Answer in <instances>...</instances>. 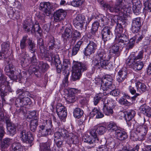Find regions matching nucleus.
Returning <instances> with one entry per match:
<instances>
[{"label":"nucleus","mask_w":151,"mask_h":151,"mask_svg":"<svg viewBox=\"0 0 151 151\" xmlns=\"http://www.w3.org/2000/svg\"><path fill=\"white\" fill-rule=\"evenodd\" d=\"M139 120L140 123L143 125L137 126L134 131L131 132L130 139L133 141L144 140L148 130L150 122L148 121H146L144 117L140 116Z\"/></svg>","instance_id":"1"},{"label":"nucleus","mask_w":151,"mask_h":151,"mask_svg":"<svg viewBox=\"0 0 151 151\" xmlns=\"http://www.w3.org/2000/svg\"><path fill=\"white\" fill-rule=\"evenodd\" d=\"M111 58L109 54L102 48L99 49L93 60V64L95 68L100 69L107 66Z\"/></svg>","instance_id":"2"},{"label":"nucleus","mask_w":151,"mask_h":151,"mask_svg":"<svg viewBox=\"0 0 151 151\" xmlns=\"http://www.w3.org/2000/svg\"><path fill=\"white\" fill-rule=\"evenodd\" d=\"M88 63L87 62L82 63L78 62L73 63L72 66V79L75 81L79 79L81 76V72L87 70Z\"/></svg>","instance_id":"3"},{"label":"nucleus","mask_w":151,"mask_h":151,"mask_svg":"<svg viewBox=\"0 0 151 151\" xmlns=\"http://www.w3.org/2000/svg\"><path fill=\"white\" fill-rule=\"evenodd\" d=\"M112 81L113 78L111 76L109 75H105L101 80V89L106 91L109 89L111 90L115 88V86L112 84Z\"/></svg>","instance_id":"4"},{"label":"nucleus","mask_w":151,"mask_h":151,"mask_svg":"<svg viewBox=\"0 0 151 151\" xmlns=\"http://www.w3.org/2000/svg\"><path fill=\"white\" fill-rule=\"evenodd\" d=\"M52 126V121L50 119L46 120L44 124L40 125L39 131L42 136H46L51 134Z\"/></svg>","instance_id":"5"},{"label":"nucleus","mask_w":151,"mask_h":151,"mask_svg":"<svg viewBox=\"0 0 151 151\" xmlns=\"http://www.w3.org/2000/svg\"><path fill=\"white\" fill-rule=\"evenodd\" d=\"M136 60L128 58L126 61L127 65L134 70H139L143 68L144 64L142 61L136 62Z\"/></svg>","instance_id":"6"},{"label":"nucleus","mask_w":151,"mask_h":151,"mask_svg":"<svg viewBox=\"0 0 151 151\" xmlns=\"http://www.w3.org/2000/svg\"><path fill=\"white\" fill-rule=\"evenodd\" d=\"M107 103L104 102L103 104V111L105 115L109 116L112 115L113 112V109L114 108L115 104L114 101H109Z\"/></svg>","instance_id":"7"},{"label":"nucleus","mask_w":151,"mask_h":151,"mask_svg":"<svg viewBox=\"0 0 151 151\" xmlns=\"http://www.w3.org/2000/svg\"><path fill=\"white\" fill-rule=\"evenodd\" d=\"M19 136L21 140L25 142L28 141L31 142L33 140V137L32 134L26 132L25 130L22 128L19 130Z\"/></svg>","instance_id":"8"},{"label":"nucleus","mask_w":151,"mask_h":151,"mask_svg":"<svg viewBox=\"0 0 151 151\" xmlns=\"http://www.w3.org/2000/svg\"><path fill=\"white\" fill-rule=\"evenodd\" d=\"M97 48L96 43L92 41H90L86 47L85 48L84 55L86 56H90L94 54Z\"/></svg>","instance_id":"9"},{"label":"nucleus","mask_w":151,"mask_h":151,"mask_svg":"<svg viewBox=\"0 0 151 151\" xmlns=\"http://www.w3.org/2000/svg\"><path fill=\"white\" fill-rule=\"evenodd\" d=\"M4 70L6 75L9 76L11 80H15L17 79V76L15 75L14 74L15 70V67L11 63L6 65Z\"/></svg>","instance_id":"10"},{"label":"nucleus","mask_w":151,"mask_h":151,"mask_svg":"<svg viewBox=\"0 0 151 151\" xmlns=\"http://www.w3.org/2000/svg\"><path fill=\"white\" fill-rule=\"evenodd\" d=\"M31 104L30 99L28 97L22 96L17 98L15 102V104L17 107H24V106Z\"/></svg>","instance_id":"11"},{"label":"nucleus","mask_w":151,"mask_h":151,"mask_svg":"<svg viewBox=\"0 0 151 151\" xmlns=\"http://www.w3.org/2000/svg\"><path fill=\"white\" fill-rule=\"evenodd\" d=\"M135 86L137 93H136L135 96L131 97V99L132 101H135L138 96H139L142 93L147 90V87L146 85L138 81L136 83Z\"/></svg>","instance_id":"12"},{"label":"nucleus","mask_w":151,"mask_h":151,"mask_svg":"<svg viewBox=\"0 0 151 151\" xmlns=\"http://www.w3.org/2000/svg\"><path fill=\"white\" fill-rule=\"evenodd\" d=\"M67 15L66 12L63 9H60L54 12L53 15V21L59 22L63 20Z\"/></svg>","instance_id":"13"},{"label":"nucleus","mask_w":151,"mask_h":151,"mask_svg":"<svg viewBox=\"0 0 151 151\" xmlns=\"http://www.w3.org/2000/svg\"><path fill=\"white\" fill-rule=\"evenodd\" d=\"M85 19V16L82 14L77 15L75 18L73 20V24L77 29H81L83 27Z\"/></svg>","instance_id":"14"},{"label":"nucleus","mask_w":151,"mask_h":151,"mask_svg":"<svg viewBox=\"0 0 151 151\" xmlns=\"http://www.w3.org/2000/svg\"><path fill=\"white\" fill-rule=\"evenodd\" d=\"M56 109L57 114L60 119L63 120L66 117L67 110L64 106L59 104L57 105Z\"/></svg>","instance_id":"15"},{"label":"nucleus","mask_w":151,"mask_h":151,"mask_svg":"<svg viewBox=\"0 0 151 151\" xmlns=\"http://www.w3.org/2000/svg\"><path fill=\"white\" fill-rule=\"evenodd\" d=\"M129 40L127 36L124 34L117 35L115 38V42L120 47H124Z\"/></svg>","instance_id":"16"},{"label":"nucleus","mask_w":151,"mask_h":151,"mask_svg":"<svg viewBox=\"0 0 151 151\" xmlns=\"http://www.w3.org/2000/svg\"><path fill=\"white\" fill-rule=\"evenodd\" d=\"M101 33L102 39L104 42L110 40L112 35L109 27L107 26L103 28Z\"/></svg>","instance_id":"17"},{"label":"nucleus","mask_w":151,"mask_h":151,"mask_svg":"<svg viewBox=\"0 0 151 151\" xmlns=\"http://www.w3.org/2000/svg\"><path fill=\"white\" fill-rule=\"evenodd\" d=\"M39 9L43 11L47 16H48L50 14V3L49 2H42L40 4Z\"/></svg>","instance_id":"18"},{"label":"nucleus","mask_w":151,"mask_h":151,"mask_svg":"<svg viewBox=\"0 0 151 151\" xmlns=\"http://www.w3.org/2000/svg\"><path fill=\"white\" fill-rule=\"evenodd\" d=\"M127 72L125 68H123L120 70L116 76V81L119 83L124 81L126 79Z\"/></svg>","instance_id":"19"},{"label":"nucleus","mask_w":151,"mask_h":151,"mask_svg":"<svg viewBox=\"0 0 151 151\" xmlns=\"http://www.w3.org/2000/svg\"><path fill=\"white\" fill-rule=\"evenodd\" d=\"M67 135L68 136H67L65 141L68 144H76L78 142V137L77 136L72 133H69L68 132Z\"/></svg>","instance_id":"20"},{"label":"nucleus","mask_w":151,"mask_h":151,"mask_svg":"<svg viewBox=\"0 0 151 151\" xmlns=\"http://www.w3.org/2000/svg\"><path fill=\"white\" fill-rule=\"evenodd\" d=\"M140 113L148 117L151 118V108L146 104L141 105L139 109Z\"/></svg>","instance_id":"21"},{"label":"nucleus","mask_w":151,"mask_h":151,"mask_svg":"<svg viewBox=\"0 0 151 151\" xmlns=\"http://www.w3.org/2000/svg\"><path fill=\"white\" fill-rule=\"evenodd\" d=\"M131 97H130L128 94L124 93L123 96L119 100V103L122 105L129 106L130 105V103L128 101V100L131 99Z\"/></svg>","instance_id":"22"},{"label":"nucleus","mask_w":151,"mask_h":151,"mask_svg":"<svg viewBox=\"0 0 151 151\" xmlns=\"http://www.w3.org/2000/svg\"><path fill=\"white\" fill-rule=\"evenodd\" d=\"M68 133V131L65 129H61V131L57 132L54 134V137L55 139L54 140H58L62 139L63 137H64L65 139L67 137L68 135H67V133Z\"/></svg>","instance_id":"23"},{"label":"nucleus","mask_w":151,"mask_h":151,"mask_svg":"<svg viewBox=\"0 0 151 151\" xmlns=\"http://www.w3.org/2000/svg\"><path fill=\"white\" fill-rule=\"evenodd\" d=\"M55 42V38L51 36L49 37L46 47L47 51H50V53H51V52L52 50H55V48L56 47Z\"/></svg>","instance_id":"24"},{"label":"nucleus","mask_w":151,"mask_h":151,"mask_svg":"<svg viewBox=\"0 0 151 151\" xmlns=\"http://www.w3.org/2000/svg\"><path fill=\"white\" fill-rule=\"evenodd\" d=\"M117 138L121 140H124L127 138V135L124 131L119 129L115 132Z\"/></svg>","instance_id":"25"},{"label":"nucleus","mask_w":151,"mask_h":151,"mask_svg":"<svg viewBox=\"0 0 151 151\" xmlns=\"http://www.w3.org/2000/svg\"><path fill=\"white\" fill-rule=\"evenodd\" d=\"M144 53V51L143 50L139 51L137 55H135L134 52L132 53L128 58L134 60H142L143 58Z\"/></svg>","instance_id":"26"},{"label":"nucleus","mask_w":151,"mask_h":151,"mask_svg":"<svg viewBox=\"0 0 151 151\" xmlns=\"http://www.w3.org/2000/svg\"><path fill=\"white\" fill-rule=\"evenodd\" d=\"M9 42H4L1 45L2 51L5 54V58H7L9 56Z\"/></svg>","instance_id":"27"},{"label":"nucleus","mask_w":151,"mask_h":151,"mask_svg":"<svg viewBox=\"0 0 151 151\" xmlns=\"http://www.w3.org/2000/svg\"><path fill=\"white\" fill-rule=\"evenodd\" d=\"M27 45L29 51L31 53L34 54L36 51L35 49L36 44L35 41L30 38L27 39Z\"/></svg>","instance_id":"28"},{"label":"nucleus","mask_w":151,"mask_h":151,"mask_svg":"<svg viewBox=\"0 0 151 151\" xmlns=\"http://www.w3.org/2000/svg\"><path fill=\"white\" fill-rule=\"evenodd\" d=\"M72 30L71 29L69 28H66L64 32L62 34V37L64 39L66 40H69L72 37Z\"/></svg>","instance_id":"29"},{"label":"nucleus","mask_w":151,"mask_h":151,"mask_svg":"<svg viewBox=\"0 0 151 151\" xmlns=\"http://www.w3.org/2000/svg\"><path fill=\"white\" fill-rule=\"evenodd\" d=\"M91 115L93 117L95 116L96 118H101L103 117L104 115L101 111L100 110L96 108H94L90 113Z\"/></svg>","instance_id":"30"},{"label":"nucleus","mask_w":151,"mask_h":151,"mask_svg":"<svg viewBox=\"0 0 151 151\" xmlns=\"http://www.w3.org/2000/svg\"><path fill=\"white\" fill-rule=\"evenodd\" d=\"M135 114V111L132 110L126 111L124 114V117L126 121H129L134 116Z\"/></svg>","instance_id":"31"},{"label":"nucleus","mask_w":151,"mask_h":151,"mask_svg":"<svg viewBox=\"0 0 151 151\" xmlns=\"http://www.w3.org/2000/svg\"><path fill=\"white\" fill-rule=\"evenodd\" d=\"M107 129L111 132H116L119 129L116 123L113 122H110L107 124Z\"/></svg>","instance_id":"32"},{"label":"nucleus","mask_w":151,"mask_h":151,"mask_svg":"<svg viewBox=\"0 0 151 151\" xmlns=\"http://www.w3.org/2000/svg\"><path fill=\"white\" fill-rule=\"evenodd\" d=\"M50 142H47L45 143H40V151H51L50 146Z\"/></svg>","instance_id":"33"},{"label":"nucleus","mask_w":151,"mask_h":151,"mask_svg":"<svg viewBox=\"0 0 151 151\" xmlns=\"http://www.w3.org/2000/svg\"><path fill=\"white\" fill-rule=\"evenodd\" d=\"M38 68L39 71L44 72L47 70L49 68V65L43 61L39 62Z\"/></svg>","instance_id":"34"},{"label":"nucleus","mask_w":151,"mask_h":151,"mask_svg":"<svg viewBox=\"0 0 151 151\" xmlns=\"http://www.w3.org/2000/svg\"><path fill=\"white\" fill-rule=\"evenodd\" d=\"M12 151H23L22 146L19 142L13 143L12 145Z\"/></svg>","instance_id":"35"},{"label":"nucleus","mask_w":151,"mask_h":151,"mask_svg":"<svg viewBox=\"0 0 151 151\" xmlns=\"http://www.w3.org/2000/svg\"><path fill=\"white\" fill-rule=\"evenodd\" d=\"M82 139L84 142H87L90 144H93L96 141L95 138L92 137H90L88 135H84Z\"/></svg>","instance_id":"36"},{"label":"nucleus","mask_w":151,"mask_h":151,"mask_svg":"<svg viewBox=\"0 0 151 151\" xmlns=\"http://www.w3.org/2000/svg\"><path fill=\"white\" fill-rule=\"evenodd\" d=\"M32 25L30 22L28 20H26L24 21L23 24V27L26 33H29L30 31H31L30 29L31 28Z\"/></svg>","instance_id":"37"},{"label":"nucleus","mask_w":151,"mask_h":151,"mask_svg":"<svg viewBox=\"0 0 151 151\" xmlns=\"http://www.w3.org/2000/svg\"><path fill=\"white\" fill-rule=\"evenodd\" d=\"M11 139L8 138L3 139L1 141V147L4 148L8 147L11 143Z\"/></svg>","instance_id":"38"},{"label":"nucleus","mask_w":151,"mask_h":151,"mask_svg":"<svg viewBox=\"0 0 151 151\" xmlns=\"http://www.w3.org/2000/svg\"><path fill=\"white\" fill-rule=\"evenodd\" d=\"M83 111L81 109L77 108H75L73 112L74 117L78 119L81 118L83 114Z\"/></svg>","instance_id":"39"},{"label":"nucleus","mask_w":151,"mask_h":151,"mask_svg":"<svg viewBox=\"0 0 151 151\" xmlns=\"http://www.w3.org/2000/svg\"><path fill=\"white\" fill-rule=\"evenodd\" d=\"M69 73V72H66L65 73L63 74L65 77L61 84V87L62 89L64 88L67 87L68 86V78Z\"/></svg>","instance_id":"40"},{"label":"nucleus","mask_w":151,"mask_h":151,"mask_svg":"<svg viewBox=\"0 0 151 151\" xmlns=\"http://www.w3.org/2000/svg\"><path fill=\"white\" fill-rule=\"evenodd\" d=\"M117 44H115L112 45L111 47L110 51L113 53L115 54L117 56H119L120 55V53L119 52V46Z\"/></svg>","instance_id":"41"},{"label":"nucleus","mask_w":151,"mask_h":151,"mask_svg":"<svg viewBox=\"0 0 151 151\" xmlns=\"http://www.w3.org/2000/svg\"><path fill=\"white\" fill-rule=\"evenodd\" d=\"M38 125L37 119L36 118L32 120L30 122V129L33 132H35L36 129Z\"/></svg>","instance_id":"42"},{"label":"nucleus","mask_w":151,"mask_h":151,"mask_svg":"<svg viewBox=\"0 0 151 151\" xmlns=\"http://www.w3.org/2000/svg\"><path fill=\"white\" fill-rule=\"evenodd\" d=\"M49 55L51 57L52 60L54 61L56 63V65H58L59 64H61L60 60V58L59 56L57 55H55L54 53H50Z\"/></svg>","instance_id":"43"},{"label":"nucleus","mask_w":151,"mask_h":151,"mask_svg":"<svg viewBox=\"0 0 151 151\" xmlns=\"http://www.w3.org/2000/svg\"><path fill=\"white\" fill-rule=\"evenodd\" d=\"M2 71L0 68V81L3 85L8 86L9 83L6 80V77L2 73Z\"/></svg>","instance_id":"44"},{"label":"nucleus","mask_w":151,"mask_h":151,"mask_svg":"<svg viewBox=\"0 0 151 151\" xmlns=\"http://www.w3.org/2000/svg\"><path fill=\"white\" fill-rule=\"evenodd\" d=\"M27 36H23L22 39L20 41V46L22 50H24L26 49V41L27 40Z\"/></svg>","instance_id":"45"},{"label":"nucleus","mask_w":151,"mask_h":151,"mask_svg":"<svg viewBox=\"0 0 151 151\" xmlns=\"http://www.w3.org/2000/svg\"><path fill=\"white\" fill-rule=\"evenodd\" d=\"M100 24L97 21L94 22L92 24L91 28V33L93 35H94L97 31Z\"/></svg>","instance_id":"46"},{"label":"nucleus","mask_w":151,"mask_h":151,"mask_svg":"<svg viewBox=\"0 0 151 151\" xmlns=\"http://www.w3.org/2000/svg\"><path fill=\"white\" fill-rule=\"evenodd\" d=\"M9 134L10 136H12L15 134L16 131V126L14 124L7 127Z\"/></svg>","instance_id":"47"},{"label":"nucleus","mask_w":151,"mask_h":151,"mask_svg":"<svg viewBox=\"0 0 151 151\" xmlns=\"http://www.w3.org/2000/svg\"><path fill=\"white\" fill-rule=\"evenodd\" d=\"M85 0H73L70 3L72 6L76 7L81 6Z\"/></svg>","instance_id":"48"},{"label":"nucleus","mask_w":151,"mask_h":151,"mask_svg":"<svg viewBox=\"0 0 151 151\" xmlns=\"http://www.w3.org/2000/svg\"><path fill=\"white\" fill-rule=\"evenodd\" d=\"M70 62L68 60H64L63 62L62 65V71L63 74L65 73L66 72H69L68 70V65H69Z\"/></svg>","instance_id":"49"},{"label":"nucleus","mask_w":151,"mask_h":151,"mask_svg":"<svg viewBox=\"0 0 151 151\" xmlns=\"http://www.w3.org/2000/svg\"><path fill=\"white\" fill-rule=\"evenodd\" d=\"M136 39V38L134 37L130 40L129 42L127 43V49L129 50L131 49L134 46Z\"/></svg>","instance_id":"50"},{"label":"nucleus","mask_w":151,"mask_h":151,"mask_svg":"<svg viewBox=\"0 0 151 151\" xmlns=\"http://www.w3.org/2000/svg\"><path fill=\"white\" fill-rule=\"evenodd\" d=\"M96 127L97 131V132L99 134L101 135L104 134L106 130V129L105 127L100 125H98Z\"/></svg>","instance_id":"51"},{"label":"nucleus","mask_w":151,"mask_h":151,"mask_svg":"<svg viewBox=\"0 0 151 151\" xmlns=\"http://www.w3.org/2000/svg\"><path fill=\"white\" fill-rule=\"evenodd\" d=\"M41 28L39 25L37 23H35L33 26H32V28L31 29V32L33 33L35 32H37L39 33H40Z\"/></svg>","instance_id":"52"},{"label":"nucleus","mask_w":151,"mask_h":151,"mask_svg":"<svg viewBox=\"0 0 151 151\" xmlns=\"http://www.w3.org/2000/svg\"><path fill=\"white\" fill-rule=\"evenodd\" d=\"M103 95L102 93H99L96 95L94 98V104L95 105L97 104L99 101L102 99Z\"/></svg>","instance_id":"53"},{"label":"nucleus","mask_w":151,"mask_h":151,"mask_svg":"<svg viewBox=\"0 0 151 151\" xmlns=\"http://www.w3.org/2000/svg\"><path fill=\"white\" fill-rule=\"evenodd\" d=\"M28 60L29 63H32L34 65H37L38 63L35 53L33 54V55L32 57L29 58Z\"/></svg>","instance_id":"54"},{"label":"nucleus","mask_w":151,"mask_h":151,"mask_svg":"<svg viewBox=\"0 0 151 151\" xmlns=\"http://www.w3.org/2000/svg\"><path fill=\"white\" fill-rule=\"evenodd\" d=\"M81 34L80 32L76 30L74 32L72 40L75 42L77 39L81 38Z\"/></svg>","instance_id":"55"},{"label":"nucleus","mask_w":151,"mask_h":151,"mask_svg":"<svg viewBox=\"0 0 151 151\" xmlns=\"http://www.w3.org/2000/svg\"><path fill=\"white\" fill-rule=\"evenodd\" d=\"M97 131L96 127L92 129L90 132V134L91 135L92 137L94 138L96 140H97Z\"/></svg>","instance_id":"56"},{"label":"nucleus","mask_w":151,"mask_h":151,"mask_svg":"<svg viewBox=\"0 0 151 151\" xmlns=\"http://www.w3.org/2000/svg\"><path fill=\"white\" fill-rule=\"evenodd\" d=\"M109 19L106 17H103V18H101V19L99 20L100 22H101V25L100 26H104L106 25L107 24Z\"/></svg>","instance_id":"57"},{"label":"nucleus","mask_w":151,"mask_h":151,"mask_svg":"<svg viewBox=\"0 0 151 151\" xmlns=\"http://www.w3.org/2000/svg\"><path fill=\"white\" fill-rule=\"evenodd\" d=\"M37 44L39 46L40 50L41 53L42 52V49L44 48V44L43 40L42 38H39L37 40Z\"/></svg>","instance_id":"58"},{"label":"nucleus","mask_w":151,"mask_h":151,"mask_svg":"<svg viewBox=\"0 0 151 151\" xmlns=\"http://www.w3.org/2000/svg\"><path fill=\"white\" fill-rule=\"evenodd\" d=\"M143 2L145 6L144 9L145 10H149L150 12H151V4H149V1Z\"/></svg>","instance_id":"59"},{"label":"nucleus","mask_w":151,"mask_h":151,"mask_svg":"<svg viewBox=\"0 0 151 151\" xmlns=\"http://www.w3.org/2000/svg\"><path fill=\"white\" fill-rule=\"evenodd\" d=\"M55 144L58 148H60L62 147L63 145V139H60L55 140H54Z\"/></svg>","instance_id":"60"},{"label":"nucleus","mask_w":151,"mask_h":151,"mask_svg":"<svg viewBox=\"0 0 151 151\" xmlns=\"http://www.w3.org/2000/svg\"><path fill=\"white\" fill-rule=\"evenodd\" d=\"M141 18L140 17H138L133 19L132 21V23L134 24L141 25Z\"/></svg>","instance_id":"61"},{"label":"nucleus","mask_w":151,"mask_h":151,"mask_svg":"<svg viewBox=\"0 0 151 151\" xmlns=\"http://www.w3.org/2000/svg\"><path fill=\"white\" fill-rule=\"evenodd\" d=\"M133 7L141 6L142 4L140 0H132Z\"/></svg>","instance_id":"62"},{"label":"nucleus","mask_w":151,"mask_h":151,"mask_svg":"<svg viewBox=\"0 0 151 151\" xmlns=\"http://www.w3.org/2000/svg\"><path fill=\"white\" fill-rule=\"evenodd\" d=\"M128 90L132 95H134V96H135L136 93H137V92H136V91L134 87L132 86H130L129 87Z\"/></svg>","instance_id":"63"},{"label":"nucleus","mask_w":151,"mask_h":151,"mask_svg":"<svg viewBox=\"0 0 151 151\" xmlns=\"http://www.w3.org/2000/svg\"><path fill=\"white\" fill-rule=\"evenodd\" d=\"M96 151H108V148L105 145H102L96 149Z\"/></svg>","instance_id":"64"}]
</instances>
